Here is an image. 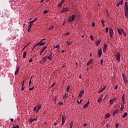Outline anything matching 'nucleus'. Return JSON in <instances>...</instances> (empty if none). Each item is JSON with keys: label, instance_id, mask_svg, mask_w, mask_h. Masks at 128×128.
I'll use <instances>...</instances> for the list:
<instances>
[{"label": "nucleus", "instance_id": "nucleus-42", "mask_svg": "<svg viewBox=\"0 0 128 128\" xmlns=\"http://www.w3.org/2000/svg\"><path fill=\"white\" fill-rule=\"evenodd\" d=\"M36 108H38V106H36L34 108V111L36 112Z\"/></svg>", "mask_w": 128, "mask_h": 128}, {"label": "nucleus", "instance_id": "nucleus-47", "mask_svg": "<svg viewBox=\"0 0 128 128\" xmlns=\"http://www.w3.org/2000/svg\"><path fill=\"white\" fill-rule=\"evenodd\" d=\"M92 26H96V24L94 22H92Z\"/></svg>", "mask_w": 128, "mask_h": 128}, {"label": "nucleus", "instance_id": "nucleus-45", "mask_svg": "<svg viewBox=\"0 0 128 128\" xmlns=\"http://www.w3.org/2000/svg\"><path fill=\"white\" fill-rule=\"evenodd\" d=\"M52 28H54V26H52L50 27L48 30H52Z\"/></svg>", "mask_w": 128, "mask_h": 128}, {"label": "nucleus", "instance_id": "nucleus-6", "mask_svg": "<svg viewBox=\"0 0 128 128\" xmlns=\"http://www.w3.org/2000/svg\"><path fill=\"white\" fill-rule=\"evenodd\" d=\"M66 117L62 116V126H64V122H66Z\"/></svg>", "mask_w": 128, "mask_h": 128}, {"label": "nucleus", "instance_id": "nucleus-30", "mask_svg": "<svg viewBox=\"0 0 128 128\" xmlns=\"http://www.w3.org/2000/svg\"><path fill=\"white\" fill-rule=\"evenodd\" d=\"M122 76L123 80H124V79L126 78V75L124 74H122Z\"/></svg>", "mask_w": 128, "mask_h": 128}, {"label": "nucleus", "instance_id": "nucleus-35", "mask_svg": "<svg viewBox=\"0 0 128 128\" xmlns=\"http://www.w3.org/2000/svg\"><path fill=\"white\" fill-rule=\"evenodd\" d=\"M128 2H126L124 4V8H128Z\"/></svg>", "mask_w": 128, "mask_h": 128}, {"label": "nucleus", "instance_id": "nucleus-17", "mask_svg": "<svg viewBox=\"0 0 128 128\" xmlns=\"http://www.w3.org/2000/svg\"><path fill=\"white\" fill-rule=\"evenodd\" d=\"M32 26H34V23H31L30 22H29V28H32Z\"/></svg>", "mask_w": 128, "mask_h": 128}, {"label": "nucleus", "instance_id": "nucleus-4", "mask_svg": "<svg viewBox=\"0 0 128 128\" xmlns=\"http://www.w3.org/2000/svg\"><path fill=\"white\" fill-rule=\"evenodd\" d=\"M44 40H46V38L42 39V40H40V41L38 42V44H40V46H44V44H46V42H43Z\"/></svg>", "mask_w": 128, "mask_h": 128}, {"label": "nucleus", "instance_id": "nucleus-34", "mask_svg": "<svg viewBox=\"0 0 128 128\" xmlns=\"http://www.w3.org/2000/svg\"><path fill=\"white\" fill-rule=\"evenodd\" d=\"M100 64L102 66V64H104V60L102 59L100 61Z\"/></svg>", "mask_w": 128, "mask_h": 128}, {"label": "nucleus", "instance_id": "nucleus-9", "mask_svg": "<svg viewBox=\"0 0 128 128\" xmlns=\"http://www.w3.org/2000/svg\"><path fill=\"white\" fill-rule=\"evenodd\" d=\"M84 94V91L83 90H82L79 94V96H80V98H82Z\"/></svg>", "mask_w": 128, "mask_h": 128}, {"label": "nucleus", "instance_id": "nucleus-18", "mask_svg": "<svg viewBox=\"0 0 128 128\" xmlns=\"http://www.w3.org/2000/svg\"><path fill=\"white\" fill-rule=\"evenodd\" d=\"M63 10H64V12H68L70 11V8H63Z\"/></svg>", "mask_w": 128, "mask_h": 128}, {"label": "nucleus", "instance_id": "nucleus-44", "mask_svg": "<svg viewBox=\"0 0 128 128\" xmlns=\"http://www.w3.org/2000/svg\"><path fill=\"white\" fill-rule=\"evenodd\" d=\"M90 38L92 40H94V36L91 35V36H90Z\"/></svg>", "mask_w": 128, "mask_h": 128}, {"label": "nucleus", "instance_id": "nucleus-58", "mask_svg": "<svg viewBox=\"0 0 128 128\" xmlns=\"http://www.w3.org/2000/svg\"><path fill=\"white\" fill-rule=\"evenodd\" d=\"M70 128H72V123L70 124Z\"/></svg>", "mask_w": 128, "mask_h": 128}, {"label": "nucleus", "instance_id": "nucleus-51", "mask_svg": "<svg viewBox=\"0 0 128 128\" xmlns=\"http://www.w3.org/2000/svg\"><path fill=\"white\" fill-rule=\"evenodd\" d=\"M28 62H32V58H30V59L29 60Z\"/></svg>", "mask_w": 128, "mask_h": 128}, {"label": "nucleus", "instance_id": "nucleus-29", "mask_svg": "<svg viewBox=\"0 0 128 128\" xmlns=\"http://www.w3.org/2000/svg\"><path fill=\"white\" fill-rule=\"evenodd\" d=\"M40 46L38 42L33 47V48H36V46Z\"/></svg>", "mask_w": 128, "mask_h": 128}, {"label": "nucleus", "instance_id": "nucleus-8", "mask_svg": "<svg viewBox=\"0 0 128 128\" xmlns=\"http://www.w3.org/2000/svg\"><path fill=\"white\" fill-rule=\"evenodd\" d=\"M118 30V32L119 34H120V36H122V32L123 33L124 32V30L122 29H120V30L119 28H118L117 29Z\"/></svg>", "mask_w": 128, "mask_h": 128}, {"label": "nucleus", "instance_id": "nucleus-39", "mask_svg": "<svg viewBox=\"0 0 128 128\" xmlns=\"http://www.w3.org/2000/svg\"><path fill=\"white\" fill-rule=\"evenodd\" d=\"M70 86H68L66 88V92H68V90H70Z\"/></svg>", "mask_w": 128, "mask_h": 128}, {"label": "nucleus", "instance_id": "nucleus-24", "mask_svg": "<svg viewBox=\"0 0 128 128\" xmlns=\"http://www.w3.org/2000/svg\"><path fill=\"white\" fill-rule=\"evenodd\" d=\"M42 60H43L44 62H46V56L43 58Z\"/></svg>", "mask_w": 128, "mask_h": 128}, {"label": "nucleus", "instance_id": "nucleus-36", "mask_svg": "<svg viewBox=\"0 0 128 128\" xmlns=\"http://www.w3.org/2000/svg\"><path fill=\"white\" fill-rule=\"evenodd\" d=\"M48 10H44V14H48Z\"/></svg>", "mask_w": 128, "mask_h": 128}, {"label": "nucleus", "instance_id": "nucleus-41", "mask_svg": "<svg viewBox=\"0 0 128 128\" xmlns=\"http://www.w3.org/2000/svg\"><path fill=\"white\" fill-rule=\"evenodd\" d=\"M49 56L52 58V52H50V53L49 54Z\"/></svg>", "mask_w": 128, "mask_h": 128}, {"label": "nucleus", "instance_id": "nucleus-2", "mask_svg": "<svg viewBox=\"0 0 128 128\" xmlns=\"http://www.w3.org/2000/svg\"><path fill=\"white\" fill-rule=\"evenodd\" d=\"M116 60H118V62H120V52H118L116 54Z\"/></svg>", "mask_w": 128, "mask_h": 128}, {"label": "nucleus", "instance_id": "nucleus-59", "mask_svg": "<svg viewBox=\"0 0 128 128\" xmlns=\"http://www.w3.org/2000/svg\"><path fill=\"white\" fill-rule=\"evenodd\" d=\"M70 34V32H67V33H66L65 34H64V36H68Z\"/></svg>", "mask_w": 128, "mask_h": 128}, {"label": "nucleus", "instance_id": "nucleus-16", "mask_svg": "<svg viewBox=\"0 0 128 128\" xmlns=\"http://www.w3.org/2000/svg\"><path fill=\"white\" fill-rule=\"evenodd\" d=\"M37 118H34V119H32V118H30V120H29V122L30 124H32V122H34V120H36Z\"/></svg>", "mask_w": 128, "mask_h": 128}, {"label": "nucleus", "instance_id": "nucleus-1", "mask_svg": "<svg viewBox=\"0 0 128 128\" xmlns=\"http://www.w3.org/2000/svg\"><path fill=\"white\" fill-rule=\"evenodd\" d=\"M74 18H76V15H72V16H70L68 18V21L69 22H72L74 20Z\"/></svg>", "mask_w": 128, "mask_h": 128}, {"label": "nucleus", "instance_id": "nucleus-55", "mask_svg": "<svg viewBox=\"0 0 128 128\" xmlns=\"http://www.w3.org/2000/svg\"><path fill=\"white\" fill-rule=\"evenodd\" d=\"M125 16H126V18H128V13H125Z\"/></svg>", "mask_w": 128, "mask_h": 128}, {"label": "nucleus", "instance_id": "nucleus-52", "mask_svg": "<svg viewBox=\"0 0 128 128\" xmlns=\"http://www.w3.org/2000/svg\"><path fill=\"white\" fill-rule=\"evenodd\" d=\"M118 128V124L116 123V128Z\"/></svg>", "mask_w": 128, "mask_h": 128}, {"label": "nucleus", "instance_id": "nucleus-38", "mask_svg": "<svg viewBox=\"0 0 128 128\" xmlns=\"http://www.w3.org/2000/svg\"><path fill=\"white\" fill-rule=\"evenodd\" d=\"M122 101L124 100V94H123L122 96Z\"/></svg>", "mask_w": 128, "mask_h": 128}, {"label": "nucleus", "instance_id": "nucleus-5", "mask_svg": "<svg viewBox=\"0 0 128 128\" xmlns=\"http://www.w3.org/2000/svg\"><path fill=\"white\" fill-rule=\"evenodd\" d=\"M102 52V48H100L98 52L99 58H101Z\"/></svg>", "mask_w": 128, "mask_h": 128}, {"label": "nucleus", "instance_id": "nucleus-57", "mask_svg": "<svg viewBox=\"0 0 128 128\" xmlns=\"http://www.w3.org/2000/svg\"><path fill=\"white\" fill-rule=\"evenodd\" d=\"M84 127L88 126V124H86V123L84 124Z\"/></svg>", "mask_w": 128, "mask_h": 128}, {"label": "nucleus", "instance_id": "nucleus-3", "mask_svg": "<svg viewBox=\"0 0 128 128\" xmlns=\"http://www.w3.org/2000/svg\"><path fill=\"white\" fill-rule=\"evenodd\" d=\"M110 38H112V36H114V30L112 28H110Z\"/></svg>", "mask_w": 128, "mask_h": 128}, {"label": "nucleus", "instance_id": "nucleus-53", "mask_svg": "<svg viewBox=\"0 0 128 128\" xmlns=\"http://www.w3.org/2000/svg\"><path fill=\"white\" fill-rule=\"evenodd\" d=\"M87 106H88V105L86 104H85L84 106V108H86Z\"/></svg>", "mask_w": 128, "mask_h": 128}, {"label": "nucleus", "instance_id": "nucleus-48", "mask_svg": "<svg viewBox=\"0 0 128 128\" xmlns=\"http://www.w3.org/2000/svg\"><path fill=\"white\" fill-rule=\"evenodd\" d=\"M34 88V87H32V88H30L29 90H33Z\"/></svg>", "mask_w": 128, "mask_h": 128}, {"label": "nucleus", "instance_id": "nucleus-32", "mask_svg": "<svg viewBox=\"0 0 128 128\" xmlns=\"http://www.w3.org/2000/svg\"><path fill=\"white\" fill-rule=\"evenodd\" d=\"M37 108H38V110H40V108H42V105H38V106H37Z\"/></svg>", "mask_w": 128, "mask_h": 128}, {"label": "nucleus", "instance_id": "nucleus-26", "mask_svg": "<svg viewBox=\"0 0 128 128\" xmlns=\"http://www.w3.org/2000/svg\"><path fill=\"white\" fill-rule=\"evenodd\" d=\"M68 98V94H65L64 96V98Z\"/></svg>", "mask_w": 128, "mask_h": 128}, {"label": "nucleus", "instance_id": "nucleus-23", "mask_svg": "<svg viewBox=\"0 0 128 128\" xmlns=\"http://www.w3.org/2000/svg\"><path fill=\"white\" fill-rule=\"evenodd\" d=\"M102 98H100L98 100L97 102H102Z\"/></svg>", "mask_w": 128, "mask_h": 128}, {"label": "nucleus", "instance_id": "nucleus-13", "mask_svg": "<svg viewBox=\"0 0 128 128\" xmlns=\"http://www.w3.org/2000/svg\"><path fill=\"white\" fill-rule=\"evenodd\" d=\"M46 48V46H44V48L40 52V55L42 54L44 52V50Z\"/></svg>", "mask_w": 128, "mask_h": 128}, {"label": "nucleus", "instance_id": "nucleus-25", "mask_svg": "<svg viewBox=\"0 0 128 128\" xmlns=\"http://www.w3.org/2000/svg\"><path fill=\"white\" fill-rule=\"evenodd\" d=\"M110 116V114L108 113L106 114V118H108Z\"/></svg>", "mask_w": 128, "mask_h": 128}, {"label": "nucleus", "instance_id": "nucleus-7", "mask_svg": "<svg viewBox=\"0 0 128 128\" xmlns=\"http://www.w3.org/2000/svg\"><path fill=\"white\" fill-rule=\"evenodd\" d=\"M108 48V44H105L104 45L103 52H106V48Z\"/></svg>", "mask_w": 128, "mask_h": 128}, {"label": "nucleus", "instance_id": "nucleus-40", "mask_svg": "<svg viewBox=\"0 0 128 128\" xmlns=\"http://www.w3.org/2000/svg\"><path fill=\"white\" fill-rule=\"evenodd\" d=\"M106 33L108 32V28H106Z\"/></svg>", "mask_w": 128, "mask_h": 128}, {"label": "nucleus", "instance_id": "nucleus-62", "mask_svg": "<svg viewBox=\"0 0 128 128\" xmlns=\"http://www.w3.org/2000/svg\"><path fill=\"white\" fill-rule=\"evenodd\" d=\"M12 128H16V126L14 124Z\"/></svg>", "mask_w": 128, "mask_h": 128}, {"label": "nucleus", "instance_id": "nucleus-19", "mask_svg": "<svg viewBox=\"0 0 128 128\" xmlns=\"http://www.w3.org/2000/svg\"><path fill=\"white\" fill-rule=\"evenodd\" d=\"M104 22H106V21H104V20H101V22H102V26H103L104 27L105 26Z\"/></svg>", "mask_w": 128, "mask_h": 128}, {"label": "nucleus", "instance_id": "nucleus-20", "mask_svg": "<svg viewBox=\"0 0 128 128\" xmlns=\"http://www.w3.org/2000/svg\"><path fill=\"white\" fill-rule=\"evenodd\" d=\"M26 52H24L23 54V58H26Z\"/></svg>", "mask_w": 128, "mask_h": 128}, {"label": "nucleus", "instance_id": "nucleus-64", "mask_svg": "<svg viewBox=\"0 0 128 128\" xmlns=\"http://www.w3.org/2000/svg\"><path fill=\"white\" fill-rule=\"evenodd\" d=\"M16 128H20V126H18V125H16Z\"/></svg>", "mask_w": 128, "mask_h": 128}, {"label": "nucleus", "instance_id": "nucleus-60", "mask_svg": "<svg viewBox=\"0 0 128 128\" xmlns=\"http://www.w3.org/2000/svg\"><path fill=\"white\" fill-rule=\"evenodd\" d=\"M30 84H32V81L30 80L29 82V86H30Z\"/></svg>", "mask_w": 128, "mask_h": 128}, {"label": "nucleus", "instance_id": "nucleus-50", "mask_svg": "<svg viewBox=\"0 0 128 128\" xmlns=\"http://www.w3.org/2000/svg\"><path fill=\"white\" fill-rule=\"evenodd\" d=\"M106 86H105L104 88H102V90L104 92V90H106Z\"/></svg>", "mask_w": 128, "mask_h": 128}, {"label": "nucleus", "instance_id": "nucleus-22", "mask_svg": "<svg viewBox=\"0 0 128 128\" xmlns=\"http://www.w3.org/2000/svg\"><path fill=\"white\" fill-rule=\"evenodd\" d=\"M128 116V113L125 112L124 114L122 116V118H124Z\"/></svg>", "mask_w": 128, "mask_h": 128}, {"label": "nucleus", "instance_id": "nucleus-63", "mask_svg": "<svg viewBox=\"0 0 128 128\" xmlns=\"http://www.w3.org/2000/svg\"><path fill=\"white\" fill-rule=\"evenodd\" d=\"M124 10H128V7H125Z\"/></svg>", "mask_w": 128, "mask_h": 128}, {"label": "nucleus", "instance_id": "nucleus-61", "mask_svg": "<svg viewBox=\"0 0 128 128\" xmlns=\"http://www.w3.org/2000/svg\"><path fill=\"white\" fill-rule=\"evenodd\" d=\"M125 13H128V10H124Z\"/></svg>", "mask_w": 128, "mask_h": 128}, {"label": "nucleus", "instance_id": "nucleus-14", "mask_svg": "<svg viewBox=\"0 0 128 128\" xmlns=\"http://www.w3.org/2000/svg\"><path fill=\"white\" fill-rule=\"evenodd\" d=\"M64 2V0H62L60 4H58V7L60 8V6H62V3Z\"/></svg>", "mask_w": 128, "mask_h": 128}, {"label": "nucleus", "instance_id": "nucleus-54", "mask_svg": "<svg viewBox=\"0 0 128 128\" xmlns=\"http://www.w3.org/2000/svg\"><path fill=\"white\" fill-rule=\"evenodd\" d=\"M104 92V91L102 90H100L98 92V94H100V92Z\"/></svg>", "mask_w": 128, "mask_h": 128}, {"label": "nucleus", "instance_id": "nucleus-27", "mask_svg": "<svg viewBox=\"0 0 128 128\" xmlns=\"http://www.w3.org/2000/svg\"><path fill=\"white\" fill-rule=\"evenodd\" d=\"M37 20H38V18H36L34 20L32 21H30V22H31V24H34V22Z\"/></svg>", "mask_w": 128, "mask_h": 128}, {"label": "nucleus", "instance_id": "nucleus-46", "mask_svg": "<svg viewBox=\"0 0 128 128\" xmlns=\"http://www.w3.org/2000/svg\"><path fill=\"white\" fill-rule=\"evenodd\" d=\"M60 48V44H58L57 46H56L55 48Z\"/></svg>", "mask_w": 128, "mask_h": 128}, {"label": "nucleus", "instance_id": "nucleus-28", "mask_svg": "<svg viewBox=\"0 0 128 128\" xmlns=\"http://www.w3.org/2000/svg\"><path fill=\"white\" fill-rule=\"evenodd\" d=\"M124 105L122 104V105L121 106L120 110H122V111L124 110Z\"/></svg>", "mask_w": 128, "mask_h": 128}, {"label": "nucleus", "instance_id": "nucleus-10", "mask_svg": "<svg viewBox=\"0 0 128 128\" xmlns=\"http://www.w3.org/2000/svg\"><path fill=\"white\" fill-rule=\"evenodd\" d=\"M20 71V68L18 66L16 69V70L14 72V74L15 76H16V74H18V72Z\"/></svg>", "mask_w": 128, "mask_h": 128}, {"label": "nucleus", "instance_id": "nucleus-43", "mask_svg": "<svg viewBox=\"0 0 128 128\" xmlns=\"http://www.w3.org/2000/svg\"><path fill=\"white\" fill-rule=\"evenodd\" d=\"M47 60H52V58L50 56H48L47 58Z\"/></svg>", "mask_w": 128, "mask_h": 128}, {"label": "nucleus", "instance_id": "nucleus-15", "mask_svg": "<svg viewBox=\"0 0 128 128\" xmlns=\"http://www.w3.org/2000/svg\"><path fill=\"white\" fill-rule=\"evenodd\" d=\"M92 62H94V60H90L87 62V66H90V64H92Z\"/></svg>", "mask_w": 128, "mask_h": 128}, {"label": "nucleus", "instance_id": "nucleus-56", "mask_svg": "<svg viewBox=\"0 0 128 128\" xmlns=\"http://www.w3.org/2000/svg\"><path fill=\"white\" fill-rule=\"evenodd\" d=\"M72 44V42H70L68 44V46H70Z\"/></svg>", "mask_w": 128, "mask_h": 128}, {"label": "nucleus", "instance_id": "nucleus-11", "mask_svg": "<svg viewBox=\"0 0 128 128\" xmlns=\"http://www.w3.org/2000/svg\"><path fill=\"white\" fill-rule=\"evenodd\" d=\"M102 42V40H98L96 41V46H100V44Z\"/></svg>", "mask_w": 128, "mask_h": 128}, {"label": "nucleus", "instance_id": "nucleus-12", "mask_svg": "<svg viewBox=\"0 0 128 128\" xmlns=\"http://www.w3.org/2000/svg\"><path fill=\"white\" fill-rule=\"evenodd\" d=\"M116 114H118V110H114V112H113V116H116Z\"/></svg>", "mask_w": 128, "mask_h": 128}, {"label": "nucleus", "instance_id": "nucleus-49", "mask_svg": "<svg viewBox=\"0 0 128 128\" xmlns=\"http://www.w3.org/2000/svg\"><path fill=\"white\" fill-rule=\"evenodd\" d=\"M54 84H52L50 88H54Z\"/></svg>", "mask_w": 128, "mask_h": 128}, {"label": "nucleus", "instance_id": "nucleus-33", "mask_svg": "<svg viewBox=\"0 0 128 128\" xmlns=\"http://www.w3.org/2000/svg\"><path fill=\"white\" fill-rule=\"evenodd\" d=\"M123 80H124V82H126V84H128V80H126V78L125 79H123Z\"/></svg>", "mask_w": 128, "mask_h": 128}, {"label": "nucleus", "instance_id": "nucleus-31", "mask_svg": "<svg viewBox=\"0 0 128 128\" xmlns=\"http://www.w3.org/2000/svg\"><path fill=\"white\" fill-rule=\"evenodd\" d=\"M110 102L111 104H114V100H110Z\"/></svg>", "mask_w": 128, "mask_h": 128}, {"label": "nucleus", "instance_id": "nucleus-37", "mask_svg": "<svg viewBox=\"0 0 128 128\" xmlns=\"http://www.w3.org/2000/svg\"><path fill=\"white\" fill-rule=\"evenodd\" d=\"M118 4H124V0H121L120 2H118Z\"/></svg>", "mask_w": 128, "mask_h": 128}, {"label": "nucleus", "instance_id": "nucleus-21", "mask_svg": "<svg viewBox=\"0 0 128 128\" xmlns=\"http://www.w3.org/2000/svg\"><path fill=\"white\" fill-rule=\"evenodd\" d=\"M24 82H23V84H22V89H21V90L22 91L24 90Z\"/></svg>", "mask_w": 128, "mask_h": 128}]
</instances>
